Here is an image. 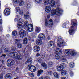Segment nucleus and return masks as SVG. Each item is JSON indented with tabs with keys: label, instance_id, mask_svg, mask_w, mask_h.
Returning a JSON list of instances; mask_svg holds the SVG:
<instances>
[{
	"label": "nucleus",
	"instance_id": "nucleus-1",
	"mask_svg": "<svg viewBox=\"0 0 79 79\" xmlns=\"http://www.w3.org/2000/svg\"><path fill=\"white\" fill-rule=\"evenodd\" d=\"M63 11V10L59 7H58L56 9V10L55 9H52L51 11L50 15L51 16H53L54 15H56L58 16H60L61 14V12Z\"/></svg>",
	"mask_w": 79,
	"mask_h": 79
},
{
	"label": "nucleus",
	"instance_id": "nucleus-2",
	"mask_svg": "<svg viewBox=\"0 0 79 79\" xmlns=\"http://www.w3.org/2000/svg\"><path fill=\"white\" fill-rule=\"evenodd\" d=\"M64 53L66 56H69L70 55L72 56H75L77 54L76 51L72 49H65Z\"/></svg>",
	"mask_w": 79,
	"mask_h": 79
},
{
	"label": "nucleus",
	"instance_id": "nucleus-3",
	"mask_svg": "<svg viewBox=\"0 0 79 79\" xmlns=\"http://www.w3.org/2000/svg\"><path fill=\"white\" fill-rule=\"evenodd\" d=\"M55 39H57V42H58L57 43V44L58 47H63V46L66 45V43H65L64 41L62 40L61 36H59L58 37H55Z\"/></svg>",
	"mask_w": 79,
	"mask_h": 79
},
{
	"label": "nucleus",
	"instance_id": "nucleus-4",
	"mask_svg": "<svg viewBox=\"0 0 79 79\" xmlns=\"http://www.w3.org/2000/svg\"><path fill=\"white\" fill-rule=\"evenodd\" d=\"M74 19H73L71 20V30L69 31V34H72L74 31H76L77 29V23H76L74 22Z\"/></svg>",
	"mask_w": 79,
	"mask_h": 79
},
{
	"label": "nucleus",
	"instance_id": "nucleus-5",
	"mask_svg": "<svg viewBox=\"0 0 79 79\" xmlns=\"http://www.w3.org/2000/svg\"><path fill=\"white\" fill-rule=\"evenodd\" d=\"M14 21L15 22H19L17 24V27L19 29H22L24 26V24L23 23L21 22L23 20L21 18H19V17H18L17 18H15L14 19Z\"/></svg>",
	"mask_w": 79,
	"mask_h": 79
},
{
	"label": "nucleus",
	"instance_id": "nucleus-6",
	"mask_svg": "<svg viewBox=\"0 0 79 79\" xmlns=\"http://www.w3.org/2000/svg\"><path fill=\"white\" fill-rule=\"evenodd\" d=\"M9 56L11 57L15 58L16 59H18L19 60H21L22 59V56L20 54H19L18 56V53L16 52L11 53L9 54Z\"/></svg>",
	"mask_w": 79,
	"mask_h": 79
},
{
	"label": "nucleus",
	"instance_id": "nucleus-7",
	"mask_svg": "<svg viewBox=\"0 0 79 79\" xmlns=\"http://www.w3.org/2000/svg\"><path fill=\"white\" fill-rule=\"evenodd\" d=\"M15 64V61L11 59H9L7 61V65L8 67H10Z\"/></svg>",
	"mask_w": 79,
	"mask_h": 79
},
{
	"label": "nucleus",
	"instance_id": "nucleus-8",
	"mask_svg": "<svg viewBox=\"0 0 79 79\" xmlns=\"http://www.w3.org/2000/svg\"><path fill=\"white\" fill-rule=\"evenodd\" d=\"M28 69L31 72H35L36 71V68L35 66L31 64L29 65L28 66Z\"/></svg>",
	"mask_w": 79,
	"mask_h": 79
},
{
	"label": "nucleus",
	"instance_id": "nucleus-9",
	"mask_svg": "<svg viewBox=\"0 0 79 79\" xmlns=\"http://www.w3.org/2000/svg\"><path fill=\"white\" fill-rule=\"evenodd\" d=\"M27 29L28 32H31L33 31V25L31 24H29L27 26Z\"/></svg>",
	"mask_w": 79,
	"mask_h": 79
},
{
	"label": "nucleus",
	"instance_id": "nucleus-10",
	"mask_svg": "<svg viewBox=\"0 0 79 79\" xmlns=\"http://www.w3.org/2000/svg\"><path fill=\"white\" fill-rule=\"evenodd\" d=\"M45 23L46 26H48L49 27L52 26L53 25V24L52 19H50L49 22H48L47 20H46Z\"/></svg>",
	"mask_w": 79,
	"mask_h": 79
},
{
	"label": "nucleus",
	"instance_id": "nucleus-11",
	"mask_svg": "<svg viewBox=\"0 0 79 79\" xmlns=\"http://www.w3.org/2000/svg\"><path fill=\"white\" fill-rule=\"evenodd\" d=\"M20 36L22 38H24L26 36V32L23 29L20 30L19 32Z\"/></svg>",
	"mask_w": 79,
	"mask_h": 79
},
{
	"label": "nucleus",
	"instance_id": "nucleus-12",
	"mask_svg": "<svg viewBox=\"0 0 79 79\" xmlns=\"http://www.w3.org/2000/svg\"><path fill=\"white\" fill-rule=\"evenodd\" d=\"M55 43L52 41H50L48 43V47L50 48H53L55 47Z\"/></svg>",
	"mask_w": 79,
	"mask_h": 79
},
{
	"label": "nucleus",
	"instance_id": "nucleus-13",
	"mask_svg": "<svg viewBox=\"0 0 79 79\" xmlns=\"http://www.w3.org/2000/svg\"><path fill=\"white\" fill-rule=\"evenodd\" d=\"M38 37L40 40H44L45 39V35L43 33H40L38 35Z\"/></svg>",
	"mask_w": 79,
	"mask_h": 79
},
{
	"label": "nucleus",
	"instance_id": "nucleus-14",
	"mask_svg": "<svg viewBox=\"0 0 79 79\" xmlns=\"http://www.w3.org/2000/svg\"><path fill=\"white\" fill-rule=\"evenodd\" d=\"M15 11L16 12L19 13L20 15H22L23 14V11L21 10V9L19 7H17L15 8Z\"/></svg>",
	"mask_w": 79,
	"mask_h": 79
},
{
	"label": "nucleus",
	"instance_id": "nucleus-15",
	"mask_svg": "<svg viewBox=\"0 0 79 79\" xmlns=\"http://www.w3.org/2000/svg\"><path fill=\"white\" fill-rule=\"evenodd\" d=\"M51 7L50 6H46L45 8V11L48 13H49L51 11Z\"/></svg>",
	"mask_w": 79,
	"mask_h": 79
},
{
	"label": "nucleus",
	"instance_id": "nucleus-16",
	"mask_svg": "<svg viewBox=\"0 0 79 79\" xmlns=\"http://www.w3.org/2000/svg\"><path fill=\"white\" fill-rule=\"evenodd\" d=\"M4 13L6 15H9L10 14V10L8 8H6L4 11Z\"/></svg>",
	"mask_w": 79,
	"mask_h": 79
},
{
	"label": "nucleus",
	"instance_id": "nucleus-17",
	"mask_svg": "<svg viewBox=\"0 0 79 79\" xmlns=\"http://www.w3.org/2000/svg\"><path fill=\"white\" fill-rule=\"evenodd\" d=\"M13 77V75L11 73H8L5 76L6 79H11Z\"/></svg>",
	"mask_w": 79,
	"mask_h": 79
},
{
	"label": "nucleus",
	"instance_id": "nucleus-18",
	"mask_svg": "<svg viewBox=\"0 0 79 79\" xmlns=\"http://www.w3.org/2000/svg\"><path fill=\"white\" fill-rule=\"evenodd\" d=\"M36 43L37 45L40 46L42 45V44H43L42 41V40L40 39L37 40L36 41Z\"/></svg>",
	"mask_w": 79,
	"mask_h": 79
},
{
	"label": "nucleus",
	"instance_id": "nucleus-19",
	"mask_svg": "<svg viewBox=\"0 0 79 79\" xmlns=\"http://www.w3.org/2000/svg\"><path fill=\"white\" fill-rule=\"evenodd\" d=\"M33 50L36 52H39L40 50V47L39 46H35L33 47Z\"/></svg>",
	"mask_w": 79,
	"mask_h": 79
},
{
	"label": "nucleus",
	"instance_id": "nucleus-20",
	"mask_svg": "<svg viewBox=\"0 0 79 79\" xmlns=\"http://www.w3.org/2000/svg\"><path fill=\"white\" fill-rule=\"evenodd\" d=\"M57 69L58 71H61L63 69V66L61 65H60L57 66Z\"/></svg>",
	"mask_w": 79,
	"mask_h": 79
},
{
	"label": "nucleus",
	"instance_id": "nucleus-21",
	"mask_svg": "<svg viewBox=\"0 0 79 79\" xmlns=\"http://www.w3.org/2000/svg\"><path fill=\"white\" fill-rule=\"evenodd\" d=\"M53 75L56 79H59L60 77V74L57 72H55L53 73Z\"/></svg>",
	"mask_w": 79,
	"mask_h": 79
},
{
	"label": "nucleus",
	"instance_id": "nucleus-22",
	"mask_svg": "<svg viewBox=\"0 0 79 79\" xmlns=\"http://www.w3.org/2000/svg\"><path fill=\"white\" fill-rule=\"evenodd\" d=\"M49 4H50L51 7L53 8L55 5V2L54 1L52 0L50 2Z\"/></svg>",
	"mask_w": 79,
	"mask_h": 79
},
{
	"label": "nucleus",
	"instance_id": "nucleus-23",
	"mask_svg": "<svg viewBox=\"0 0 79 79\" xmlns=\"http://www.w3.org/2000/svg\"><path fill=\"white\" fill-rule=\"evenodd\" d=\"M55 52L56 54H61L62 52L61 50L59 48H57L55 50Z\"/></svg>",
	"mask_w": 79,
	"mask_h": 79
},
{
	"label": "nucleus",
	"instance_id": "nucleus-24",
	"mask_svg": "<svg viewBox=\"0 0 79 79\" xmlns=\"http://www.w3.org/2000/svg\"><path fill=\"white\" fill-rule=\"evenodd\" d=\"M24 18L26 19H28L29 18V12H27V13L24 14Z\"/></svg>",
	"mask_w": 79,
	"mask_h": 79
},
{
	"label": "nucleus",
	"instance_id": "nucleus-25",
	"mask_svg": "<svg viewBox=\"0 0 79 79\" xmlns=\"http://www.w3.org/2000/svg\"><path fill=\"white\" fill-rule=\"evenodd\" d=\"M61 73L63 76H66L67 74V71L65 70H62L61 72Z\"/></svg>",
	"mask_w": 79,
	"mask_h": 79
},
{
	"label": "nucleus",
	"instance_id": "nucleus-26",
	"mask_svg": "<svg viewBox=\"0 0 79 79\" xmlns=\"http://www.w3.org/2000/svg\"><path fill=\"white\" fill-rule=\"evenodd\" d=\"M32 63V60H31L29 59H28L27 61L25 62V64H31Z\"/></svg>",
	"mask_w": 79,
	"mask_h": 79
},
{
	"label": "nucleus",
	"instance_id": "nucleus-27",
	"mask_svg": "<svg viewBox=\"0 0 79 79\" xmlns=\"http://www.w3.org/2000/svg\"><path fill=\"white\" fill-rule=\"evenodd\" d=\"M43 71L42 70H39L37 72V76H40V75L42 74V73H43Z\"/></svg>",
	"mask_w": 79,
	"mask_h": 79
},
{
	"label": "nucleus",
	"instance_id": "nucleus-28",
	"mask_svg": "<svg viewBox=\"0 0 79 79\" xmlns=\"http://www.w3.org/2000/svg\"><path fill=\"white\" fill-rule=\"evenodd\" d=\"M50 1L49 0H44V4L45 5H48L49 4Z\"/></svg>",
	"mask_w": 79,
	"mask_h": 79
},
{
	"label": "nucleus",
	"instance_id": "nucleus-29",
	"mask_svg": "<svg viewBox=\"0 0 79 79\" xmlns=\"http://www.w3.org/2000/svg\"><path fill=\"white\" fill-rule=\"evenodd\" d=\"M19 0H13V3L14 5H16L19 3Z\"/></svg>",
	"mask_w": 79,
	"mask_h": 79
},
{
	"label": "nucleus",
	"instance_id": "nucleus-30",
	"mask_svg": "<svg viewBox=\"0 0 79 79\" xmlns=\"http://www.w3.org/2000/svg\"><path fill=\"white\" fill-rule=\"evenodd\" d=\"M19 4L20 5L22 6L24 5V1H23L22 0H21L19 1Z\"/></svg>",
	"mask_w": 79,
	"mask_h": 79
},
{
	"label": "nucleus",
	"instance_id": "nucleus-31",
	"mask_svg": "<svg viewBox=\"0 0 79 79\" xmlns=\"http://www.w3.org/2000/svg\"><path fill=\"white\" fill-rule=\"evenodd\" d=\"M60 55V54H57L55 56V58L56 60H59L60 58V55Z\"/></svg>",
	"mask_w": 79,
	"mask_h": 79
},
{
	"label": "nucleus",
	"instance_id": "nucleus-32",
	"mask_svg": "<svg viewBox=\"0 0 79 79\" xmlns=\"http://www.w3.org/2000/svg\"><path fill=\"white\" fill-rule=\"evenodd\" d=\"M23 44L21 43H19L17 44V47L18 48H21L22 47Z\"/></svg>",
	"mask_w": 79,
	"mask_h": 79
},
{
	"label": "nucleus",
	"instance_id": "nucleus-33",
	"mask_svg": "<svg viewBox=\"0 0 79 79\" xmlns=\"http://www.w3.org/2000/svg\"><path fill=\"white\" fill-rule=\"evenodd\" d=\"M41 30V29H40V28L39 27H36L35 29V31L36 32H37V33H39V32Z\"/></svg>",
	"mask_w": 79,
	"mask_h": 79
},
{
	"label": "nucleus",
	"instance_id": "nucleus-34",
	"mask_svg": "<svg viewBox=\"0 0 79 79\" xmlns=\"http://www.w3.org/2000/svg\"><path fill=\"white\" fill-rule=\"evenodd\" d=\"M53 63L51 61L49 62L48 64V67H51V66H53Z\"/></svg>",
	"mask_w": 79,
	"mask_h": 79
},
{
	"label": "nucleus",
	"instance_id": "nucleus-35",
	"mask_svg": "<svg viewBox=\"0 0 79 79\" xmlns=\"http://www.w3.org/2000/svg\"><path fill=\"white\" fill-rule=\"evenodd\" d=\"M12 34L13 36H16L17 35V31L16 30L13 31L12 32Z\"/></svg>",
	"mask_w": 79,
	"mask_h": 79
},
{
	"label": "nucleus",
	"instance_id": "nucleus-36",
	"mask_svg": "<svg viewBox=\"0 0 79 79\" xmlns=\"http://www.w3.org/2000/svg\"><path fill=\"white\" fill-rule=\"evenodd\" d=\"M41 65L43 67L44 69H47L48 68L47 65L45 63H43L41 64Z\"/></svg>",
	"mask_w": 79,
	"mask_h": 79
},
{
	"label": "nucleus",
	"instance_id": "nucleus-37",
	"mask_svg": "<svg viewBox=\"0 0 79 79\" xmlns=\"http://www.w3.org/2000/svg\"><path fill=\"white\" fill-rule=\"evenodd\" d=\"M23 43L24 45L27 44V38H25L24 39L23 41Z\"/></svg>",
	"mask_w": 79,
	"mask_h": 79
},
{
	"label": "nucleus",
	"instance_id": "nucleus-38",
	"mask_svg": "<svg viewBox=\"0 0 79 79\" xmlns=\"http://www.w3.org/2000/svg\"><path fill=\"white\" fill-rule=\"evenodd\" d=\"M69 66L70 68H73L74 66V64L73 63L71 62L69 64Z\"/></svg>",
	"mask_w": 79,
	"mask_h": 79
},
{
	"label": "nucleus",
	"instance_id": "nucleus-39",
	"mask_svg": "<svg viewBox=\"0 0 79 79\" xmlns=\"http://www.w3.org/2000/svg\"><path fill=\"white\" fill-rule=\"evenodd\" d=\"M61 60L63 62H65L66 61V59L65 57L62 56L61 58Z\"/></svg>",
	"mask_w": 79,
	"mask_h": 79
},
{
	"label": "nucleus",
	"instance_id": "nucleus-40",
	"mask_svg": "<svg viewBox=\"0 0 79 79\" xmlns=\"http://www.w3.org/2000/svg\"><path fill=\"white\" fill-rule=\"evenodd\" d=\"M11 50H12V51H15V50H16V46H13L11 47Z\"/></svg>",
	"mask_w": 79,
	"mask_h": 79
},
{
	"label": "nucleus",
	"instance_id": "nucleus-41",
	"mask_svg": "<svg viewBox=\"0 0 79 79\" xmlns=\"http://www.w3.org/2000/svg\"><path fill=\"white\" fill-rule=\"evenodd\" d=\"M38 61L40 63H42V60L40 58H39L37 59Z\"/></svg>",
	"mask_w": 79,
	"mask_h": 79
},
{
	"label": "nucleus",
	"instance_id": "nucleus-42",
	"mask_svg": "<svg viewBox=\"0 0 79 79\" xmlns=\"http://www.w3.org/2000/svg\"><path fill=\"white\" fill-rule=\"evenodd\" d=\"M15 44H18L20 43V40L19 39H16L15 40Z\"/></svg>",
	"mask_w": 79,
	"mask_h": 79
},
{
	"label": "nucleus",
	"instance_id": "nucleus-43",
	"mask_svg": "<svg viewBox=\"0 0 79 79\" xmlns=\"http://www.w3.org/2000/svg\"><path fill=\"white\" fill-rule=\"evenodd\" d=\"M28 24H29V22H28V21H25L24 23V25L25 27L27 26L28 25Z\"/></svg>",
	"mask_w": 79,
	"mask_h": 79
},
{
	"label": "nucleus",
	"instance_id": "nucleus-44",
	"mask_svg": "<svg viewBox=\"0 0 79 79\" xmlns=\"http://www.w3.org/2000/svg\"><path fill=\"white\" fill-rule=\"evenodd\" d=\"M27 8H28V9L31 8V5L29 4H27Z\"/></svg>",
	"mask_w": 79,
	"mask_h": 79
},
{
	"label": "nucleus",
	"instance_id": "nucleus-45",
	"mask_svg": "<svg viewBox=\"0 0 79 79\" xmlns=\"http://www.w3.org/2000/svg\"><path fill=\"white\" fill-rule=\"evenodd\" d=\"M6 55L5 54H2V56H0V57L3 58H5V57H6Z\"/></svg>",
	"mask_w": 79,
	"mask_h": 79
},
{
	"label": "nucleus",
	"instance_id": "nucleus-46",
	"mask_svg": "<svg viewBox=\"0 0 79 79\" xmlns=\"http://www.w3.org/2000/svg\"><path fill=\"white\" fill-rule=\"evenodd\" d=\"M35 1L37 3H40L42 2V0H35Z\"/></svg>",
	"mask_w": 79,
	"mask_h": 79
},
{
	"label": "nucleus",
	"instance_id": "nucleus-47",
	"mask_svg": "<svg viewBox=\"0 0 79 79\" xmlns=\"http://www.w3.org/2000/svg\"><path fill=\"white\" fill-rule=\"evenodd\" d=\"M29 76L30 77H34V74L30 73L29 74Z\"/></svg>",
	"mask_w": 79,
	"mask_h": 79
},
{
	"label": "nucleus",
	"instance_id": "nucleus-48",
	"mask_svg": "<svg viewBox=\"0 0 79 79\" xmlns=\"http://www.w3.org/2000/svg\"><path fill=\"white\" fill-rule=\"evenodd\" d=\"M70 75L71 76H73L74 75V73L72 72H70Z\"/></svg>",
	"mask_w": 79,
	"mask_h": 79
},
{
	"label": "nucleus",
	"instance_id": "nucleus-49",
	"mask_svg": "<svg viewBox=\"0 0 79 79\" xmlns=\"http://www.w3.org/2000/svg\"><path fill=\"white\" fill-rule=\"evenodd\" d=\"M4 51L5 52H8V48L6 49L5 48L4 49Z\"/></svg>",
	"mask_w": 79,
	"mask_h": 79
},
{
	"label": "nucleus",
	"instance_id": "nucleus-50",
	"mask_svg": "<svg viewBox=\"0 0 79 79\" xmlns=\"http://www.w3.org/2000/svg\"><path fill=\"white\" fill-rule=\"evenodd\" d=\"M48 73H49V75H52V74L53 73V72H52V71H49L48 72Z\"/></svg>",
	"mask_w": 79,
	"mask_h": 79
},
{
	"label": "nucleus",
	"instance_id": "nucleus-51",
	"mask_svg": "<svg viewBox=\"0 0 79 79\" xmlns=\"http://www.w3.org/2000/svg\"><path fill=\"white\" fill-rule=\"evenodd\" d=\"M66 24L65 23L63 24L62 25V27L64 28H65L66 27Z\"/></svg>",
	"mask_w": 79,
	"mask_h": 79
},
{
	"label": "nucleus",
	"instance_id": "nucleus-52",
	"mask_svg": "<svg viewBox=\"0 0 79 79\" xmlns=\"http://www.w3.org/2000/svg\"><path fill=\"white\" fill-rule=\"evenodd\" d=\"M41 58H45V54H43V55L41 56Z\"/></svg>",
	"mask_w": 79,
	"mask_h": 79
},
{
	"label": "nucleus",
	"instance_id": "nucleus-53",
	"mask_svg": "<svg viewBox=\"0 0 79 79\" xmlns=\"http://www.w3.org/2000/svg\"><path fill=\"white\" fill-rule=\"evenodd\" d=\"M44 79H50V77L48 76H46L44 78Z\"/></svg>",
	"mask_w": 79,
	"mask_h": 79
},
{
	"label": "nucleus",
	"instance_id": "nucleus-54",
	"mask_svg": "<svg viewBox=\"0 0 79 79\" xmlns=\"http://www.w3.org/2000/svg\"><path fill=\"white\" fill-rule=\"evenodd\" d=\"M0 31H3V28L2 27H0Z\"/></svg>",
	"mask_w": 79,
	"mask_h": 79
},
{
	"label": "nucleus",
	"instance_id": "nucleus-55",
	"mask_svg": "<svg viewBox=\"0 0 79 79\" xmlns=\"http://www.w3.org/2000/svg\"><path fill=\"white\" fill-rule=\"evenodd\" d=\"M61 79H67V78L65 77H61Z\"/></svg>",
	"mask_w": 79,
	"mask_h": 79
},
{
	"label": "nucleus",
	"instance_id": "nucleus-56",
	"mask_svg": "<svg viewBox=\"0 0 79 79\" xmlns=\"http://www.w3.org/2000/svg\"><path fill=\"white\" fill-rule=\"evenodd\" d=\"M32 56H30L29 57V59H28V60H32Z\"/></svg>",
	"mask_w": 79,
	"mask_h": 79
},
{
	"label": "nucleus",
	"instance_id": "nucleus-57",
	"mask_svg": "<svg viewBox=\"0 0 79 79\" xmlns=\"http://www.w3.org/2000/svg\"><path fill=\"white\" fill-rule=\"evenodd\" d=\"M50 15H47V19H49L50 18Z\"/></svg>",
	"mask_w": 79,
	"mask_h": 79
},
{
	"label": "nucleus",
	"instance_id": "nucleus-58",
	"mask_svg": "<svg viewBox=\"0 0 79 79\" xmlns=\"http://www.w3.org/2000/svg\"><path fill=\"white\" fill-rule=\"evenodd\" d=\"M39 79H44V77H43V76H41L40 77Z\"/></svg>",
	"mask_w": 79,
	"mask_h": 79
},
{
	"label": "nucleus",
	"instance_id": "nucleus-59",
	"mask_svg": "<svg viewBox=\"0 0 79 79\" xmlns=\"http://www.w3.org/2000/svg\"><path fill=\"white\" fill-rule=\"evenodd\" d=\"M40 56V54L39 53H37L36 54V56L37 57L39 56Z\"/></svg>",
	"mask_w": 79,
	"mask_h": 79
},
{
	"label": "nucleus",
	"instance_id": "nucleus-60",
	"mask_svg": "<svg viewBox=\"0 0 79 79\" xmlns=\"http://www.w3.org/2000/svg\"><path fill=\"white\" fill-rule=\"evenodd\" d=\"M32 36H34V35H35V33H33L32 34Z\"/></svg>",
	"mask_w": 79,
	"mask_h": 79
},
{
	"label": "nucleus",
	"instance_id": "nucleus-61",
	"mask_svg": "<svg viewBox=\"0 0 79 79\" xmlns=\"http://www.w3.org/2000/svg\"><path fill=\"white\" fill-rule=\"evenodd\" d=\"M6 36L7 37H10V35L6 34Z\"/></svg>",
	"mask_w": 79,
	"mask_h": 79
},
{
	"label": "nucleus",
	"instance_id": "nucleus-62",
	"mask_svg": "<svg viewBox=\"0 0 79 79\" xmlns=\"http://www.w3.org/2000/svg\"><path fill=\"white\" fill-rule=\"evenodd\" d=\"M48 40H50V37H49V36H48Z\"/></svg>",
	"mask_w": 79,
	"mask_h": 79
},
{
	"label": "nucleus",
	"instance_id": "nucleus-63",
	"mask_svg": "<svg viewBox=\"0 0 79 79\" xmlns=\"http://www.w3.org/2000/svg\"><path fill=\"white\" fill-rule=\"evenodd\" d=\"M28 40H31V38L30 37H29L28 38Z\"/></svg>",
	"mask_w": 79,
	"mask_h": 79
},
{
	"label": "nucleus",
	"instance_id": "nucleus-64",
	"mask_svg": "<svg viewBox=\"0 0 79 79\" xmlns=\"http://www.w3.org/2000/svg\"><path fill=\"white\" fill-rule=\"evenodd\" d=\"M2 53V49H0V55Z\"/></svg>",
	"mask_w": 79,
	"mask_h": 79
}]
</instances>
